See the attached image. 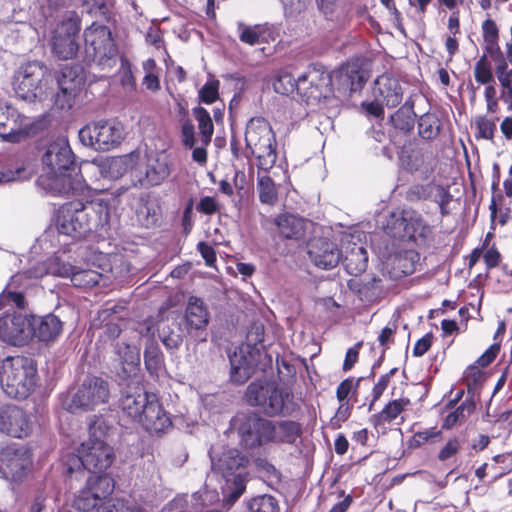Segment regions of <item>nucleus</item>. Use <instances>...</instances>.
<instances>
[{
	"label": "nucleus",
	"mask_w": 512,
	"mask_h": 512,
	"mask_svg": "<svg viewBox=\"0 0 512 512\" xmlns=\"http://www.w3.org/2000/svg\"><path fill=\"white\" fill-rule=\"evenodd\" d=\"M236 432L240 446L251 451L269 444L293 445L302 435V425L290 419L272 420L259 412H248L237 418Z\"/></svg>",
	"instance_id": "1"
},
{
	"label": "nucleus",
	"mask_w": 512,
	"mask_h": 512,
	"mask_svg": "<svg viewBox=\"0 0 512 512\" xmlns=\"http://www.w3.org/2000/svg\"><path fill=\"white\" fill-rule=\"evenodd\" d=\"M245 399L268 418L292 417L301 409L291 388L271 380L252 381L246 388Z\"/></svg>",
	"instance_id": "2"
},
{
	"label": "nucleus",
	"mask_w": 512,
	"mask_h": 512,
	"mask_svg": "<svg viewBox=\"0 0 512 512\" xmlns=\"http://www.w3.org/2000/svg\"><path fill=\"white\" fill-rule=\"evenodd\" d=\"M274 90L282 95H288L294 90L307 104L319 103L333 95V81L329 71L322 65H310L307 70L294 78L291 73L279 75L273 84Z\"/></svg>",
	"instance_id": "3"
},
{
	"label": "nucleus",
	"mask_w": 512,
	"mask_h": 512,
	"mask_svg": "<svg viewBox=\"0 0 512 512\" xmlns=\"http://www.w3.org/2000/svg\"><path fill=\"white\" fill-rule=\"evenodd\" d=\"M105 208L100 202L73 200L60 206L56 226L61 234L83 238L102 225Z\"/></svg>",
	"instance_id": "4"
},
{
	"label": "nucleus",
	"mask_w": 512,
	"mask_h": 512,
	"mask_svg": "<svg viewBox=\"0 0 512 512\" xmlns=\"http://www.w3.org/2000/svg\"><path fill=\"white\" fill-rule=\"evenodd\" d=\"M115 480L109 474L90 475L73 500L72 506L83 512H119L123 500L113 499Z\"/></svg>",
	"instance_id": "5"
},
{
	"label": "nucleus",
	"mask_w": 512,
	"mask_h": 512,
	"mask_svg": "<svg viewBox=\"0 0 512 512\" xmlns=\"http://www.w3.org/2000/svg\"><path fill=\"white\" fill-rule=\"evenodd\" d=\"M37 381V368L25 356H9L0 367V383L10 398L26 399L34 390Z\"/></svg>",
	"instance_id": "6"
},
{
	"label": "nucleus",
	"mask_w": 512,
	"mask_h": 512,
	"mask_svg": "<svg viewBox=\"0 0 512 512\" xmlns=\"http://www.w3.org/2000/svg\"><path fill=\"white\" fill-rule=\"evenodd\" d=\"M246 148L257 160L259 170L268 172L277 160V141L270 123L263 117L251 118L245 130Z\"/></svg>",
	"instance_id": "7"
},
{
	"label": "nucleus",
	"mask_w": 512,
	"mask_h": 512,
	"mask_svg": "<svg viewBox=\"0 0 512 512\" xmlns=\"http://www.w3.org/2000/svg\"><path fill=\"white\" fill-rule=\"evenodd\" d=\"M106 425L103 420L96 419L89 425L90 438L78 448V459L83 468L91 475L106 474L115 460L113 447L97 437V430L105 434Z\"/></svg>",
	"instance_id": "8"
},
{
	"label": "nucleus",
	"mask_w": 512,
	"mask_h": 512,
	"mask_svg": "<svg viewBox=\"0 0 512 512\" xmlns=\"http://www.w3.org/2000/svg\"><path fill=\"white\" fill-rule=\"evenodd\" d=\"M79 139L95 151L107 152L121 145L125 139V128L116 119L92 121L79 130Z\"/></svg>",
	"instance_id": "9"
},
{
	"label": "nucleus",
	"mask_w": 512,
	"mask_h": 512,
	"mask_svg": "<svg viewBox=\"0 0 512 512\" xmlns=\"http://www.w3.org/2000/svg\"><path fill=\"white\" fill-rule=\"evenodd\" d=\"M83 36L84 62L102 67L111 66L110 61L116 57L118 49L110 28L93 22L85 28Z\"/></svg>",
	"instance_id": "10"
},
{
	"label": "nucleus",
	"mask_w": 512,
	"mask_h": 512,
	"mask_svg": "<svg viewBox=\"0 0 512 512\" xmlns=\"http://www.w3.org/2000/svg\"><path fill=\"white\" fill-rule=\"evenodd\" d=\"M33 468V451L25 444H0V473L5 479L21 482Z\"/></svg>",
	"instance_id": "11"
},
{
	"label": "nucleus",
	"mask_w": 512,
	"mask_h": 512,
	"mask_svg": "<svg viewBox=\"0 0 512 512\" xmlns=\"http://www.w3.org/2000/svg\"><path fill=\"white\" fill-rule=\"evenodd\" d=\"M50 77L51 74L43 63L28 62L14 76V91L23 100L35 101L43 94V82Z\"/></svg>",
	"instance_id": "12"
},
{
	"label": "nucleus",
	"mask_w": 512,
	"mask_h": 512,
	"mask_svg": "<svg viewBox=\"0 0 512 512\" xmlns=\"http://www.w3.org/2000/svg\"><path fill=\"white\" fill-rule=\"evenodd\" d=\"M110 398L108 381L101 377H87L67 403L66 409L75 413L78 410H91L95 406L105 404Z\"/></svg>",
	"instance_id": "13"
},
{
	"label": "nucleus",
	"mask_w": 512,
	"mask_h": 512,
	"mask_svg": "<svg viewBox=\"0 0 512 512\" xmlns=\"http://www.w3.org/2000/svg\"><path fill=\"white\" fill-rule=\"evenodd\" d=\"M59 91L55 95L54 105L60 110H69L74 105V100L85 84L86 76L82 65H65L59 71L57 77Z\"/></svg>",
	"instance_id": "14"
},
{
	"label": "nucleus",
	"mask_w": 512,
	"mask_h": 512,
	"mask_svg": "<svg viewBox=\"0 0 512 512\" xmlns=\"http://www.w3.org/2000/svg\"><path fill=\"white\" fill-rule=\"evenodd\" d=\"M34 419L31 413L15 404L0 405V434L13 439L32 435Z\"/></svg>",
	"instance_id": "15"
},
{
	"label": "nucleus",
	"mask_w": 512,
	"mask_h": 512,
	"mask_svg": "<svg viewBox=\"0 0 512 512\" xmlns=\"http://www.w3.org/2000/svg\"><path fill=\"white\" fill-rule=\"evenodd\" d=\"M81 30L79 19L61 21L53 31L51 50L61 60L74 58L79 51L78 36Z\"/></svg>",
	"instance_id": "16"
},
{
	"label": "nucleus",
	"mask_w": 512,
	"mask_h": 512,
	"mask_svg": "<svg viewBox=\"0 0 512 512\" xmlns=\"http://www.w3.org/2000/svg\"><path fill=\"white\" fill-rule=\"evenodd\" d=\"M31 338L30 316L13 309L0 316V340L14 346L25 345Z\"/></svg>",
	"instance_id": "17"
},
{
	"label": "nucleus",
	"mask_w": 512,
	"mask_h": 512,
	"mask_svg": "<svg viewBox=\"0 0 512 512\" xmlns=\"http://www.w3.org/2000/svg\"><path fill=\"white\" fill-rule=\"evenodd\" d=\"M209 320L210 313L204 301L200 297L190 296L184 312V327L187 334L198 341H206Z\"/></svg>",
	"instance_id": "18"
},
{
	"label": "nucleus",
	"mask_w": 512,
	"mask_h": 512,
	"mask_svg": "<svg viewBox=\"0 0 512 512\" xmlns=\"http://www.w3.org/2000/svg\"><path fill=\"white\" fill-rule=\"evenodd\" d=\"M264 225H271V230L281 239L298 241L305 237L308 222L301 216L285 212L266 218Z\"/></svg>",
	"instance_id": "19"
},
{
	"label": "nucleus",
	"mask_w": 512,
	"mask_h": 512,
	"mask_svg": "<svg viewBox=\"0 0 512 512\" xmlns=\"http://www.w3.org/2000/svg\"><path fill=\"white\" fill-rule=\"evenodd\" d=\"M212 470L228 480L235 476L239 479L240 471L245 470L249 464V457L239 449L225 448L219 455H211Z\"/></svg>",
	"instance_id": "20"
},
{
	"label": "nucleus",
	"mask_w": 512,
	"mask_h": 512,
	"mask_svg": "<svg viewBox=\"0 0 512 512\" xmlns=\"http://www.w3.org/2000/svg\"><path fill=\"white\" fill-rule=\"evenodd\" d=\"M308 255L315 266L324 270L333 269L342 258L337 245L326 238L313 239L309 244Z\"/></svg>",
	"instance_id": "21"
},
{
	"label": "nucleus",
	"mask_w": 512,
	"mask_h": 512,
	"mask_svg": "<svg viewBox=\"0 0 512 512\" xmlns=\"http://www.w3.org/2000/svg\"><path fill=\"white\" fill-rule=\"evenodd\" d=\"M43 165L49 172L68 171L75 165L74 154L66 140L51 143L42 156Z\"/></svg>",
	"instance_id": "22"
},
{
	"label": "nucleus",
	"mask_w": 512,
	"mask_h": 512,
	"mask_svg": "<svg viewBox=\"0 0 512 512\" xmlns=\"http://www.w3.org/2000/svg\"><path fill=\"white\" fill-rule=\"evenodd\" d=\"M137 423L141 424L149 433L164 432L167 428L172 426L170 417L155 394H152L145 409L142 410L141 418L138 419Z\"/></svg>",
	"instance_id": "23"
},
{
	"label": "nucleus",
	"mask_w": 512,
	"mask_h": 512,
	"mask_svg": "<svg viewBox=\"0 0 512 512\" xmlns=\"http://www.w3.org/2000/svg\"><path fill=\"white\" fill-rule=\"evenodd\" d=\"M31 337L42 342L57 339L63 331V322L56 315L49 313L44 316L30 315Z\"/></svg>",
	"instance_id": "24"
},
{
	"label": "nucleus",
	"mask_w": 512,
	"mask_h": 512,
	"mask_svg": "<svg viewBox=\"0 0 512 512\" xmlns=\"http://www.w3.org/2000/svg\"><path fill=\"white\" fill-rule=\"evenodd\" d=\"M151 397L152 394L141 387H136L134 390L128 388L122 394L119 406L125 416L131 421L137 422Z\"/></svg>",
	"instance_id": "25"
},
{
	"label": "nucleus",
	"mask_w": 512,
	"mask_h": 512,
	"mask_svg": "<svg viewBox=\"0 0 512 512\" xmlns=\"http://www.w3.org/2000/svg\"><path fill=\"white\" fill-rule=\"evenodd\" d=\"M420 254L414 249L401 250L388 260L389 273L393 278H402L413 274L419 264Z\"/></svg>",
	"instance_id": "26"
},
{
	"label": "nucleus",
	"mask_w": 512,
	"mask_h": 512,
	"mask_svg": "<svg viewBox=\"0 0 512 512\" xmlns=\"http://www.w3.org/2000/svg\"><path fill=\"white\" fill-rule=\"evenodd\" d=\"M231 365L230 379L236 384H244L253 375L255 362L250 352L245 353L242 348L235 350L229 356Z\"/></svg>",
	"instance_id": "27"
},
{
	"label": "nucleus",
	"mask_w": 512,
	"mask_h": 512,
	"mask_svg": "<svg viewBox=\"0 0 512 512\" xmlns=\"http://www.w3.org/2000/svg\"><path fill=\"white\" fill-rule=\"evenodd\" d=\"M19 115L15 110L10 111L0 103V137L9 142H19L27 135L17 122Z\"/></svg>",
	"instance_id": "28"
},
{
	"label": "nucleus",
	"mask_w": 512,
	"mask_h": 512,
	"mask_svg": "<svg viewBox=\"0 0 512 512\" xmlns=\"http://www.w3.org/2000/svg\"><path fill=\"white\" fill-rule=\"evenodd\" d=\"M419 244H427L433 238L432 228L416 210H408L406 237Z\"/></svg>",
	"instance_id": "29"
},
{
	"label": "nucleus",
	"mask_w": 512,
	"mask_h": 512,
	"mask_svg": "<svg viewBox=\"0 0 512 512\" xmlns=\"http://www.w3.org/2000/svg\"><path fill=\"white\" fill-rule=\"evenodd\" d=\"M67 171L49 172V176L41 177L42 181H48V186L53 194L74 195L81 189L80 181L74 179Z\"/></svg>",
	"instance_id": "30"
},
{
	"label": "nucleus",
	"mask_w": 512,
	"mask_h": 512,
	"mask_svg": "<svg viewBox=\"0 0 512 512\" xmlns=\"http://www.w3.org/2000/svg\"><path fill=\"white\" fill-rule=\"evenodd\" d=\"M26 278L24 273H16L13 275L6 287L0 293V308L7 305H14L18 309H24L26 300L23 292L17 291L21 287L23 280Z\"/></svg>",
	"instance_id": "31"
},
{
	"label": "nucleus",
	"mask_w": 512,
	"mask_h": 512,
	"mask_svg": "<svg viewBox=\"0 0 512 512\" xmlns=\"http://www.w3.org/2000/svg\"><path fill=\"white\" fill-rule=\"evenodd\" d=\"M376 84L378 85L379 94L387 107L394 108L402 102L403 90L397 79L389 76H380Z\"/></svg>",
	"instance_id": "32"
},
{
	"label": "nucleus",
	"mask_w": 512,
	"mask_h": 512,
	"mask_svg": "<svg viewBox=\"0 0 512 512\" xmlns=\"http://www.w3.org/2000/svg\"><path fill=\"white\" fill-rule=\"evenodd\" d=\"M415 118L414 102L407 100L398 110L391 114L389 122L396 131L408 135L414 129Z\"/></svg>",
	"instance_id": "33"
},
{
	"label": "nucleus",
	"mask_w": 512,
	"mask_h": 512,
	"mask_svg": "<svg viewBox=\"0 0 512 512\" xmlns=\"http://www.w3.org/2000/svg\"><path fill=\"white\" fill-rule=\"evenodd\" d=\"M171 173L170 165L167 157H156L149 159L145 177L141 181L143 186H157L160 185Z\"/></svg>",
	"instance_id": "34"
},
{
	"label": "nucleus",
	"mask_w": 512,
	"mask_h": 512,
	"mask_svg": "<svg viewBox=\"0 0 512 512\" xmlns=\"http://www.w3.org/2000/svg\"><path fill=\"white\" fill-rule=\"evenodd\" d=\"M475 410L476 401L474 395H467L466 399L459 406L446 415L442 423V429L450 430L457 425L465 423Z\"/></svg>",
	"instance_id": "35"
},
{
	"label": "nucleus",
	"mask_w": 512,
	"mask_h": 512,
	"mask_svg": "<svg viewBox=\"0 0 512 512\" xmlns=\"http://www.w3.org/2000/svg\"><path fill=\"white\" fill-rule=\"evenodd\" d=\"M113 347V353L117 356L125 373L138 369L140 365V354L135 347L124 341H116Z\"/></svg>",
	"instance_id": "36"
},
{
	"label": "nucleus",
	"mask_w": 512,
	"mask_h": 512,
	"mask_svg": "<svg viewBox=\"0 0 512 512\" xmlns=\"http://www.w3.org/2000/svg\"><path fill=\"white\" fill-rule=\"evenodd\" d=\"M410 405L409 398H399L389 401L383 409L371 417L375 428L384 426L394 421Z\"/></svg>",
	"instance_id": "37"
},
{
	"label": "nucleus",
	"mask_w": 512,
	"mask_h": 512,
	"mask_svg": "<svg viewBox=\"0 0 512 512\" xmlns=\"http://www.w3.org/2000/svg\"><path fill=\"white\" fill-rule=\"evenodd\" d=\"M341 259L350 275L357 276L364 272L368 266V254L362 246L352 248Z\"/></svg>",
	"instance_id": "38"
},
{
	"label": "nucleus",
	"mask_w": 512,
	"mask_h": 512,
	"mask_svg": "<svg viewBox=\"0 0 512 512\" xmlns=\"http://www.w3.org/2000/svg\"><path fill=\"white\" fill-rule=\"evenodd\" d=\"M442 129V123L436 113L426 112L418 119V135L423 140L436 139Z\"/></svg>",
	"instance_id": "39"
},
{
	"label": "nucleus",
	"mask_w": 512,
	"mask_h": 512,
	"mask_svg": "<svg viewBox=\"0 0 512 512\" xmlns=\"http://www.w3.org/2000/svg\"><path fill=\"white\" fill-rule=\"evenodd\" d=\"M193 115L198 122L200 141L204 146L211 143L214 125L210 113L202 106L193 108Z\"/></svg>",
	"instance_id": "40"
},
{
	"label": "nucleus",
	"mask_w": 512,
	"mask_h": 512,
	"mask_svg": "<svg viewBox=\"0 0 512 512\" xmlns=\"http://www.w3.org/2000/svg\"><path fill=\"white\" fill-rule=\"evenodd\" d=\"M257 192L259 201L262 204L274 206L278 201V191L276 184L269 175H258Z\"/></svg>",
	"instance_id": "41"
},
{
	"label": "nucleus",
	"mask_w": 512,
	"mask_h": 512,
	"mask_svg": "<svg viewBox=\"0 0 512 512\" xmlns=\"http://www.w3.org/2000/svg\"><path fill=\"white\" fill-rule=\"evenodd\" d=\"M442 436V429H438L437 427H431L423 431L415 432L407 440V448L409 450H416L425 444H435L442 440Z\"/></svg>",
	"instance_id": "42"
},
{
	"label": "nucleus",
	"mask_w": 512,
	"mask_h": 512,
	"mask_svg": "<svg viewBox=\"0 0 512 512\" xmlns=\"http://www.w3.org/2000/svg\"><path fill=\"white\" fill-rule=\"evenodd\" d=\"M144 365L150 375H157L164 365V355L156 342H150L144 349Z\"/></svg>",
	"instance_id": "43"
},
{
	"label": "nucleus",
	"mask_w": 512,
	"mask_h": 512,
	"mask_svg": "<svg viewBox=\"0 0 512 512\" xmlns=\"http://www.w3.org/2000/svg\"><path fill=\"white\" fill-rule=\"evenodd\" d=\"M239 39L248 45L260 44L268 41V29L264 25H239Z\"/></svg>",
	"instance_id": "44"
},
{
	"label": "nucleus",
	"mask_w": 512,
	"mask_h": 512,
	"mask_svg": "<svg viewBox=\"0 0 512 512\" xmlns=\"http://www.w3.org/2000/svg\"><path fill=\"white\" fill-rule=\"evenodd\" d=\"M408 225V210L392 212L387 219L384 229L388 235L394 238H405Z\"/></svg>",
	"instance_id": "45"
},
{
	"label": "nucleus",
	"mask_w": 512,
	"mask_h": 512,
	"mask_svg": "<svg viewBox=\"0 0 512 512\" xmlns=\"http://www.w3.org/2000/svg\"><path fill=\"white\" fill-rule=\"evenodd\" d=\"M25 172L23 164H19L13 158L0 160V183L23 179L26 177Z\"/></svg>",
	"instance_id": "46"
},
{
	"label": "nucleus",
	"mask_w": 512,
	"mask_h": 512,
	"mask_svg": "<svg viewBox=\"0 0 512 512\" xmlns=\"http://www.w3.org/2000/svg\"><path fill=\"white\" fill-rule=\"evenodd\" d=\"M440 184L433 182L427 184H413L405 192V199L408 202L416 203L422 200H432L435 193H437V187Z\"/></svg>",
	"instance_id": "47"
},
{
	"label": "nucleus",
	"mask_w": 512,
	"mask_h": 512,
	"mask_svg": "<svg viewBox=\"0 0 512 512\" xmlns=\"http://www.w3.org/2000/svg\"><path fill=\"white\" fill-rule=\"evenodd\" d=\"M125 321L122 317H114L111 320L102 321V332L99 336V343L115 344L122 333V323Z\"/></svg>",
	"instance_id": "48"
},
{
	"label": "nucleus",
	"mask_w": 512,
	"mask_h": 512,
	"mask_svg": "<svg viewBox=\"0 0 512 512\" xmlns=\"http://www.w3.org/2000/svg\"><path fill=\"white\" fill-rule=\"evenodd\" d=\"M475 81L479 85H494L495 79L493 75L492 65L486 55H481L475 62L473 68Z\"/></svg>",
	"instance_id": "49"
},
{
	"label": "nucleus",
	"mask_w": 512,
	"mask_h": 512,
	"mask_svg": "<svg viewBox=\"0 0 512 512\" xmlns=\"http://www.w3.org/2000/svg\"><path fill=\"white\" fill-rule=\"evenodd\" d=\"M102 274L92 269H77L72 276V284L79 288H92L99 284Z\"/></svg>",
	"instance_id": "50"
},
{
	"label": "nucleus",
	"mask_w": 512,
	"mask_h": 512,
	"mask_svg": "<svg viewBox=\"0 0 512 512\" xmlns=\"http://www.w3.org/2000/svg\"><path fill=\"white\" fill-rule=\"evenodd\" d=\"M399 160L405 171L415 173L424 164V154L419 150L403 151L399 156Z\"/></svg>",
	"instance_id": "51"
},
{
	"label": "nucleus",
	"mask_w": 512,
	"mask_h": 512,
	"mask_svg": "<svg viewBox=\"0 0 512 512\" xmlns=\"http://www.w3.org/2000/svg\"><path fill=\"white\" fill-rule=\"evenodd\" d=\"M463 380L466 383L468 395H474V391L484 382L485 373L480 366L471 364L466 368Z\"/></svg>",
	"instance_id": "52"
},
{
	"label": "nucleus",
	"mask_w": 512,
	"mask_h": 512,
	"mask_svg": "<svg viewBox=\"0 0 512 512\" xmlns=\"http://www.w3.org/2000/svg\"><path fill=\"white\" fill-rule=\"evenodd\" d=\"M251 512H279V504L277 499L268 494L254 497L249 502Z\"/></svg>",
	"instance_id": "53"
},
{
	"label": "nucleus",
	"mask_w": 512,
	"mask_h": 512,
	"mask_svg": "<svg viewBox=\"0 0 512 512\" xmlns=\"http://www.w3.org/2000/svg\"><path fill=\"white\" fill-rule=\"evenodd\" d=\"M475 127L477 139L493 140L496 132L495 120L488 119L486 116L480 115L475 118Z\"/></svg>",
	"instance_id": "54"
},
{
	"label": "nucleus",
	"mask_w": 512,
	"mask_h": 512,
	"mask_svg": "<svg viewBox=\"0 0 512 512\" xmlns=\"http://www.w3.org/2000/svg\"><path fill=\"white\" fill-rule=\"evenodd\" d=\"M463 440L458 436L449 438L444 446L439 450L437 459L441 462H445L455 457L462 449Z\"/></svg>",
	"instance_id": "55"
},
{
	"label": "nucleus",
	"mask_w": 512,
	"mask_h": 512,
	"mask_svg": "<svg viewBox=\"0 0 512 512\" xmlns=\"http://www.w3.org/2000/svg\"><path fill=\"white\" fill-rule=\"evenodd\" d=\"M396 372L397 368H392L389 372L381 375L378 378V381L372 388V400L369 405V410L372 409V406L375 404V402L378 401L380 397L383 395L384 391L387 389L391 381V378L394 376Z\"/></svg>",
	"instance_id": "56"
},
{
	"label": "nucleus",
	"mask_w": 512,
	"mask_h": 512,
	"mask_svg": "<svg viewBox=\"0 0 512 512\" xmlns=\"http://www.w3.org/2000/svg\"><path fill=\"white\" fill-rule=\"evenodd\" d=\"M359 378L356 382L352 377L344 379L336 389V398L339 402H347L350 393L356 394L359 387Z\"/></svg>",
	"instance_id": "57"
},
{
	"label": "nucleus",
	"mask_w": 512,
	"mask_h": 512,
	"mask_svg": "<svg viewBox=\"0 0 512 512\" xmlns=\"http://www.w3.org/2000/svg\"><path fill=\"white\" fill-rule=\"evenodd\" d=\"M195 128L190 118L181 120V143L186 149H192L195 145Z\"/></svg>",
	"instance_id": "58"
},
{
	"label": "nucleus",
	"mask_w": 512,
	"mask_h": 512,
	"mask_svg": "<svg viewBox=\"0 0 512 512\" xmlns=\"http://www.w3.org/2000/svg\"><path fill=\"white\" fill-rule=\"evenodd\" d=\"M219 97V81L207 82L199 90V99L205 104L214 103Z\"/></svg>",
	"instance_id": "59"
},
{
	"label": "nucleus",
	"mask_w": 512,
	"mask_h": 512,
	"mask_svg": "<svg viewBox=\"0 0 512 512\" xmlns=\"http://www.w3.org/2000/svg\"><path fill=\"white\" fill-rule=\"evenodd\" d=\"M483 51L484 53L482 55H486V58L490 57L494 62L495 67L507 62L505 55L500 48L499 41L484 43Z\"/></svg>",
	"instance_id": "60"
},
{
	"label": "nucleus",
	"mask_w": 512,
	"mask_h": 512,
	"mask_svg": "<svg viewBox=\"0 0 512 512\" xmlns=\"http://www.w3.org/2000/svg\"><path fill=\"white\" fill-rule=\"evenodd\" d=\"M432 201L439 205L440 214L444 217L449 214L448 205L452 201V195L449 192L448 188H445L442 185L437 187V193H435Z\"/></svg>",
	"instance_id": "61"
},
{
	"label": "nucleus",
	"mask_w": 512,
	"mask_h": 512,
	"mask_svg": "<svg viewBox=\"0 0 512 512\" xmlns=\"http://www.w3.org/2000/svg\"><path fill=\"white\" fill-rule=\"evenodd\" d=\"M483 43L499 41L500 32L496 22L492 18L485 19L481 24Z\"/></svg>",
	"instance_id": "62"
},
{
	"label": "nucleus",
	"mask_w": 512,
	"mask_h": 512,
	"mask_svg": "<svg viewBox=\"0 0 512 512\" xmlns=\"http://www.w3.org/2000/svg\"><path fill=\"white\" fill-rule=\"evenodd\" d=\"M161 340L167 349L176 350L181 346L183 337L180 333L172 331L169 327L167 329L163 327Z\"/></svg>",
	"instance_id": "63"
},
{
	"label": "nucleus",
	"mask_w": 512,
	"mask_h": 512,
	"mask_svg": "<svg viewBox=\"0 0 512 512\" xmlns=\"http://www.w3.org/2000/svg\"><path fill=\"white\" fill-rule=\"evenodd\" d=\"M197 251L200 253L201 257L204 259L206 266L208 267H215L216 261H217V255L215 248L205 242L200 241L197 244Z\"/></svg>",
	"instance_id": "64"
}]
</instances>
